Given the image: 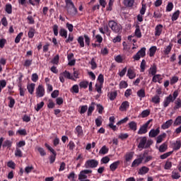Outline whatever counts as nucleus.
Instances as JSON below:
<instances>
[{
    "label": "nucleus",
    "instance_id": "f257e3e1",
    "mask_svg": "<svg viewBox=\"0 0 181 181\" xmlns=\"http://www.w3.org/2000/svg\"><path fill=\"white\" fill-rule=\"evenodd\" d=\"M140 141L138 145L139 149H148V148H151V145L153 144V141L152 139H148L146 136H143L139 138Z\"/></svg>",
    "mask_w": 181,
    "mask_h": 181
},
{
    "label": "nucleus",
    "instance_id": "f03ea898",
    "mask_svg": "<svg viewBox=\"0 0 181 181\" xmlns=\"http://www.w3.org/2000/svg\"><path fill=\"white\" fill-rule=\"evenodd\" d=\"M66 8L69 15H77V8L74 6V3L71 0H65Z\"/></svg>",
    "mask_w": 181,
    "mask_h": 181
},
{
    "label": "nucleus",
    "instance_id": "7ed1b4c3",
    "mask_svg": "<svg viewBox=\"0 0 181 181\" xmlns=\"http://www.w3.org/2000/svg\"><path fill=\"white\" fill-rule=\"evenodd\" d=\"M146 155H148V151H146L143 154H140L138 156V158H136L132 163L131 168H138L139 165L144 162V160L146 157Z\"/></svg>",
    "mask_w": 181,
    "mask_h": 181
},
{
    "label": "nucleus",
    "instance_id": "20e7f679",
    "mask_svg": "<svg viewBox=\"0 0 181 181\" xmlns=\"http://www.w3.org/2000/svg\"><path fill=\"white\" fill-rule=\"evenodd\" d=\"M108 26L115 33H119L121 29H122V27L120 25V24H118L114 21H110L108 22Z\"/></svg>",
    "mask_w": 181,
    "mask_h": 181
},
{
    "label": "nucleus",
    "instance_id": "39448f33",
    "mask_svg": "<svg viewBox=\"0 0 181 181\" xmlns=\"http://www.w3.org/2000/svg\"><path fill=\"white\" fill-rule=\"evenodd\" d=\"M98 163H99L98 160L95 159L88 160L85 163V168H86V169H88V168L95 169V168L98 166Z\"/></svg>",
    "mask_w": 181,
    "mask_h": 181
},
{
    "label": "nucleus",
    "instance_id": "423d86ee",
    "mask_svg": "<svg viewBox=\"0 0 181 181\" xmlns=\"http://www.w3.org/2000/svg\"><path fill=\"white\" fill-rule=\"evenodd\" d=\"M65 78H68L69 80H74V77L71 76V74L68 71H64L63 73L59 74V80L61 83H64Z\"/></svg>",
    "mask_w": 181,
    "mask_h": 181
},
{
    "label": "nucleus",
    "instance_id": "0eeeda50",
    "mask_svg": "<svg viewBox=\"0 0 181 181\" xmlns=\"http://www.w3.org/2000/svg\"><path fill=\"white\" fill-rule=\"evenodd\" d=\"M152 119L147 121L144 124H143L139 129L137 134L138 135H144L148 132V127L151 124Z\"/></svg>",
    "mask_w": 181,
    "mask_h": 181
},
{
    "label": "nucleus",
    "instance_id": "6e6552de",
    "mask_svg": "<svg viewBox=\"0 0 181 181\" xmlns=\"http://www.w3.org/2000/svg\"><path fill=\"white\" fill-rule=\"evenodd\" d=\"M93 173V170H83L78 175V180L87 179V175Z\"/></svg>",
    "mask_w": 181,
    "mask_h": 181
},
{
    "label": "nucleus",
    "instance_id": "1a4fd4ad",
    "mask_svg": "<svg viewBox=\"0 0 181 181\" xmlns=\"http://www.w3.org/2000/svg\"><path fill=\"white\" fill-rule=\"evenodd\" d=\"M173 101H175V99H173V96L171 94L165 97L164 101L163 102V105L164 108H167V107H169L170 103H173Z\"/></svg>",
    "mask_w": 181,
    "mask_h": 181
},
{
    "label": "nucleus",
    "instance_id": "9d476101",
    "mask_svg": "<svg viewBox=\"0 0 181 181\" xmlns=\"http://www.w3.org/2000/svg\"><path fill=\"white\" fill-rule=\"evenodd\" d=\"M45 87L42 85H39L38 87L36 88V95L38 98H40L45 95Z\"/></svg>",
    "mask_w": 181,
    "mask_h": 181
},
{
    "label": "nucleus",
    "instance_id": "9b49d317",
    "mask_svg": "<svg viewBox=\"0 0 181 181\" xmlns=\"http://www.w3.org/2000/svg\"><path fill=\"white\" fill-rule=\"evenodd\" d=\"M160 134V127H158L157 129H152L149 133L148 136L150 138H156V136H158Z\"/></svg>",
    "mask_w": 181,
    "mask_h": 181
},
{
    "label": "nucleus",
    "instance_id": "f8f14e48",
    "mask_svg": "<svg viewBox=\"0 0 181 181\" xmlns=\"http://www.w3.org/2000/svg\"><path fill=\"white\" fill-rule=\"evenodd\" d=\"M163 32V25L158 24L155 28L154 35L155 36H160Z\"/></svg>",
    "mask_w": 181,
    "mask_h": 181
},
{
    "label": "nucleus",
    "instance_id": "ddd939ff",
    "mask_svg": "<svg viewBox=\"0 0 181 181\" xmlns=\"http://www.w3.org/2000/svg\"><path fill=\"white\" fill-rule=\"evenodd\" d=\"M173 151H179L181 148V140L177 139L175 142L172 144Z\"/></svg>",
    "mask_w": 181,
    "mask_h": 181
},
{
    "label": "nucleus",
    "instance_id": "4468645a",
    "mask_svg": "<svg viewBox=\"0 0 181 181\" xmlns=\"http://www.w3.org/2000/svg\"><path fill=\"white\" fill-rule=\"evenodd\" d=\"M127 77L130 78V80H133V78H135L136 77V74L135 73V71L132 68H129L127 71Z\"/></svg>",
    "mask_w": 181,
    "mask_h": 181
},
{
    "label": "nucleus",
    "instance_id": "2eb2a0df",
    "mask_svg": "<svg viewBox=\"0 0 181 181\" xmlns=\"http://www.w3.org/2000/svg\"><path fill=\"white\" fill-rule=\"evenodd\" d=\"M173 124V119H170L168 121H166L165 123H163L161 125V129H168V128H170Z\"/></svg>",
    "mask_w": 181,
    "mask_h": 181
},
{
    "label": "nucleus",
    "instance_id": "dca6fc26",
    "mask_svg": "<svg viewBox=\"0 0 181 181\" xmlns=\"http://www.w3.org/2000/svg\"><path fill=\"white\" fill-rule=\"evenodd\" d=\"M76 134L78 138H83L84 136V133L83 132V127L80 125L77 126L75 129Z\"/></svg>",
    "mask_w": 181,
    "mask_h": 181
},
{
    "label": "nucleus",
    "instance_id": "f3484780",
    "mask_svg": "<svg viewBox=\"0 0 181 181\" xmlns=\"http://www.w3.org/2000/svg\"><path fill=\"white\" fill-rule=\"evenodd\" d=\"M121 163V161L119 160H117L115 161L114 163H112V164H110V169L112 172H115V170H117V169H118V166H119Z\"/></svg>",
    "mask_w": 181,
    "mask_h": 181
},
{
    "label": "nucleus",
    "instance_id": "a211bd4d",
    "mask_svg": "<svg viewBox=\"0 0 181 181\" xmlns=\"http://www.w3.org/2000/svg\"><path fill=\"white\" fill-rule=\"evenodd\" d=\"M129 108V102L124 101L119 107V111H127Z\"/></svg>",
    "mask_w": 181,
    "mask_h": 181
},
{
    "label": "nucleus",
    "instance_id": "6ab92c4d",
    "mask_svg": "<svg viewBox=\"0 0 181 181\" xmlns=\"http://www.w3.org/2000/svg\"><path fill=\"white\" fill-rule=\"evenodd\" d=\"M134 158V152H129L127 153L124 155V163H127V162H131L132 160V158Z\"/></svg>",
    "mask_w": 181,
    "mask_h": 181
},
{
    "label": "nucleus",
    "instance_id": "aec40b11",
    "mask_svg": "<svg viewBox=\"0 0 181 181\" xmlns=\"http://www.w3.org/2000/svg\"><path fill=\"white\" fill-rule=\"evenodd\" d=\"M149 172V168L146 166H142L138 171V175H146Z\"/></svg>",
    "mask_w": 181,
    "mask_h": 181
},
{
    "label": "nucleus",
    "instance_id": "412c9836",
    "mask_svg": "<svg viewBox=\"0 0 181 181\" xmlns=\"http://www.w3.org/2000/svg\"><path fill=\"white\" fill-rule=\"evenodd\" d=\"M128 127L131 131H136L138 128V124H136V122L132 121L128 124Z\"/></svg>",
    "mask_w": 181,
    "mask_h": 181
},
{
    "label": "nucleus",
    "instance_id": "4be33fe9",
    "mask_svg": "<svg viewBox=\"0 0 181 181\" xmlns=\"http://www.w3.org/2000/svg\"><path fill=\"white\" fill-rule=\"evenodd\" d=\"M153 83H160V81H162V75L160 74H156L153 75L152 78Z\"/></svg>",
    "mask_w": 181,
    "mask_h": 181
},
{
    "label": "nucleus",
    "instance_id": "5701e85b",
    "mask_svg": "<svg viewBox=\"0 0 181 181\" xmlns=\"http://www.w3.org/2000/svg\"><path fill=\"white\" fill-rule=\"evenodd\" d=\"M179 16H180V10H177L176 11H175L173 13V16L171 17V21L173 22H175V21H177V19H179Z\"/></svg>",
    "mask_w": 181,
    "mask_h": 181
},
{
    "label": "nucleus",
    "instance_id": "b1692460",
    "mask_svg": "<svg viewBox=\"0 0 181 181\" xmlns=\"http://www.w3.org/2000/svg\"><path fill=\"white\" fill-rule=\"evenodd\" d=\"M35 87H36V84L35 83H30L27 86V90L28 93L30 94H33L35 93Z\"/></svg>",
    "mask_w": 181,
    "mask_h": 181
},
{
    "label": "nucleus",
    "instance_id": "393cba45",
    "mask_svg": "<svg viewBox=\"0 0 181 181\" xmlns=\"http://www.w3.org/2000/svg\"><path fill=\"white\" fill-rule=\"evenodd\" d=\"M158 70V68L156 67V64H153L152 66L150 67L148 73L149 74H151V76L156 75V71Z\"/></svg>",
    "mask_w": 181,
    "mask_h": 181
},
{
    "label": "nucleus",
    "instance_id": "a878e982",
    "mask_svg": "<svg viewBox=\"0 0 181 181\" xmlns=\"http://www.w3.org/2000/svg\"><path fill=\"white\" fill-rule=\"evenodd\" d=\"M172 47H173V44L170 43L168 46H167L165 48H164V50H163L164 54L168 56V54H169V53H170V52H172Z\"/></svg>",
    "mask_w": 181,
    "mask_h": 181
},
{
    "label": "nucleus",
    "instance_id": "bb28decb",
    "mask_svg": "<svg viewBox=\"0 0 181 181\" xmlns=\"http://www.w3.org/2000/svg\"><path fill=\"white\" fill-rule=\"evenodd\" d=\"M135 36H136L139 39H141L142 37V33H141V28L139 25H136V30H135Z\"/></svg>",
    "mask_w": 181,
    "mask_h": 181
},
{
    "label": "nucleus",
    "instance_id": "cd10ccee",
    "mask_svg": "<svg viewBox=\"0 0 181 181\" xmlns=\"http://www.w3.org/2000/svg\"><path fill=\"white\" fill-rule=\"evenodd\" d=\"M35 33H36V30H35V28L32 27L30 28L28 33L29 39H33V37H35Z\"/></svg>",
    "mask_w": 181,
    "mask_h": 181
},
{
    "label": "nucleus",
    "instance_id": "c85d7f7f",
    "mask_svg": "<svg viewBox=\"0 0 181 181\" xmlns=\"http://www.w3.org/2000/svg\"><path fill=\"white\" fill-rule=\"evenodd\" d=\"M158 151L161 153L166 152V151H168V143L165 142L161 144L158 148Z\"/></svg>",
    "mask_w": 181,
    "mask_h": 181
},
{
    "label": "nucleus",
    "instance_id": "c756f323",
    "mask_svg": "<svg viewBox=\"0 0 181 181\" xmlns=\"http://www.w3.org/2000/svg\"><path fill=\"white\" fill-rule=\"evenodd\" d=\"M123 4L125 6L132 8V6H134V4H135V0H124Z\"/></svg>",
    "mask_w": 181,
    "mask_h": 181
},
{
    "label": "nucleus",
    "instance_id": "7c9ffc66",
    "mask_svg": "<svg viewBox=\"0 0 181 181\" xmlns=\"http://www.w3.org/2000/svg\"><path fill=\"white\" fill-rule=\"evenodd\" d=\"M94 105H95V103L92 102L88 109V117H90L91 115V114H93V111H94V110H95Z\"/></svg>",
    "mask_w": 181,
    "mask_h": 181
},
{
    "label": "nucleus",
    "instance_id": "2f4dec72",
    "mask_svg": "<svg viewBox=\"0 0 181 181\" xmlns=\"http://www.w3.org/2000/svg\"><path fill=\"white\" fill-rule=\"evenodd\" d=\"M110 151V148L107 146H103L99 151L100 155H107V153Z\"/></svg>",
    "mask_w": 181,
    "mask_h": 181
},
{
    "label": "nucleus",
    "instance_id": "473e14b6",
    "mask_svg": "<svg viewBox=\"0 0 181 181\" xmlns=\"http://www.w3.org/2000/svg\"><path fill=\"white\" fill-rule=\"evenodd\" d=\"M156 46H153L149 49V57H153L155 56V54L156 53Z\"/></svg>",
    "mask_w": 181,
    "mask_h": 181
},
{
    "label": "nucleus",
    "instance_id": "72a5a7b5",
    "mask_svg": "<svg viewBox=\"0 0 181 181\" xmlns=\"http://www.w3.org/2000/svg\"><path fill=\"white\" fill-rule=\"evenodd\" d=\"M166 138V133H163L162 134H160L157 136L156 143L157 144H161V142L163 141V139Z\"/></svg>",
    "mask_w": 181,
    "mask_h": 181
},
{
    "label": "nucleus",
    "instance_id": "f704fd0d",
    "mask_svg": "<svg viewBox=\"0 0 181 181\" xmlns=\"http://www.w3.org/2000/svg\"><path fill=\"white\" fill-rule=\"evenodd\" d=\"M3 148H11L12 146V141H11V140H6L4 141L3 145H2Z\"/></svg>",
    "mask_w": 181,
    "mask_h": 181
},
{
    "label": "nucleus",
    "instance_id": "c9c22d12",
    "mask_svg": "<svg viewBox=\"0 0 181 181\" xmlns=\"http://www.w3.org/2000/svg\"><path fill=\"white\" fill-rule=\"evenodd\" d=\"M5 11L8 15H11V13H12V4H6Z\"/></svg>",
    "mask_w": 181,
    "mask_h": 181
},
{
    "label": "nucleus",
    "instance_id": "e433bc0d",
    "mask_svg": "<svg viewBox=\"0 0 181 181\" xmlns=\"http://www.w3.org/2000/svg\"><path fill=\"white\" fill-rule=\"evenodd\" d=\"M117 95H118V93L117 92V90L111 92L109 96L110 101H114V100L117 98Z\"/></svg>",
    "mask_w": 181,
    "mask_h": 181
},
{
    "label": "nucleus",
    "instance_id": "4c0bfd02",
    "mask_svg": "<svg viewBox=\"0 0 181 181\" xmlns=\"http://www.w3.org/2000/svg\"><path fill=\"white\" fill-rule=\"evenodd\" d=\"M137 53L139 54L141 57H145V56H146V48L145 47L141 48Z\"/></svg>",
    "mask_w": 181,
    "mask_h": 181
},
{
    "label": "nucleus",
    "instance_id": "58836bf2",
    "mask_svg": "<svg viewBox=\"0 0 181 181\" xmlns=\"http://www.w3.org/2000/svg\"><path fill=\"white\" fill-rule=\"evenodd\" d=\"M59 36L62 37H64L65 39L67 38V31L64 28H61L59 30Z\"/></svg>",
    "mask_w": 181,
    "mask_h": 181
},
{
    "label": "nucleus",
    "instance_id": "ea45409f",
    "mask_svg": "<svg viewBox=\"0 0 181 181\" xmlns=\"http://www.w3.org/2000/svg\"><path fill=\"white\" fill-rule=\"evenodd\" d=\"M79 87L80 88H87L88 87V81H83L79 83Z\"/></svg>",
    "mask_w": 181,
    "mask_h": 181
},
{
    "label": "nucleus",
    "instance_id": "a19ab883",
    "mask_svg": "<svg viewBox=\"0 0 181 181\" xmlns=\"http://www.w3.org/2000/svg\"><path fill=\"white\" fill-rule=\"evenodd\" d=\"M78 43L80 45V47H84V37L79 36L77 39Z\"/></svg>",
    "mask_w": 181,
    "mask_h": 181
},
{
    "label": "nucleus",
    "instance_id": "79ce46f5",
    "mask_svg": "<svg viewBox=\"0 0 181 181\" xmlns=\"http://www.w3.org/2000/svg\"><path fill=\"white\" fill-rule=\"evenodd\" d=\"M60 60V56L57 54L54 58L52 59L51 63L52 64H59V61Z\"/></svg>",
    "mask_w": 181,
    "mask_h": 181
},
{
    "label": "nucleus",
    "instance_id": "37998d69",
    "mask_svg": "<svg viewBox=\"0 0 181 181\" xmlns=\"http://www.w3.org/2000/svg\"><path fill=\"white\" fill-rule=\"evenodd\" d=\"M150 115H151V110H145L141 112V116L142 118H146V117H149Z\"/></svg>",
    "mask_w": 181,
    "mask_h": 181
},
{
    "label": "nucleus",
    "instance_id": "c03bdc74",
    "mask_svg": "<svg viewBox=\"0 0 181 181\" xmlns=\"http://www.w3.org/2000/svg\"><path fill=\"white\" fill-rule=\"evenodd\" d=\"M171 177L172 179H175V180L180 179V173H179V172L173 171Z\"/></svg>",
    "mask_w": 181,
    "mask_h": 181
},
{
    "label": "nucleus",
    "instance_id": "a18cd8bd",
    "mask_svg": "<svg viewBox=\"0 0 181 181\" xmlns=\"http://www.w3.org/2000/svg\"><path fill=\"white\" fill-rule=\"evenodd\" d=\"M151 101L154 103V104H159V103H160V98L159 95H156L152 98Z\"/></svg>",
    "mask_w": 181,
    "mask_h": 181
},
{
    "label": "nucleus",
    "instance_id": "49530a36",
    "mask_svg": "<svg viewBox=\"0 0 181 181\" xmlns=\"http://www.w3.org/2000/svg\"><path fill=\"white\" fill-rule=\"evenodd\" d=\"M170 168H172V163L170 159H168L167 161L165 162L164 168L165 169V170H169Z\"/></svg>",
    "mask_w": 181,
    "mask_h": 181
},
{
    "label": "nucleus",
    "instance_id": "de8ad7c7",
    "mask_svg": "<svg viewBox=\"0 0 181 181\" xmlns=\"http://www.w3.org/2000/svg\"><path fill=\"white\" fill-rule=\"evenodd\" d=\"M8 99L9 100V103H8V107L10 108H13L14 105H15V99H13V98L12 97H8Z\"/></svg>",
    "mask_w": 181,
    "mask_h": 181
},
{
    "label": "nucleus",
    "instance_id": "09e8293b",
    "mask_svg": "<svg viewBox=\"0 0 181 181\" xmlns=\"http://www.w3.org/2000/svg\"><path fill=\"white\" fill-rule=\"evenodd\" d=\"M90 64L91 66L92 70H95V69H97V63L95 62V59L92 58Z\"/></svg>",
    "mask_w": 181,
    "mask_h": 181
},
{
    "label": "nucleus",
    "instance_id": "8fccbe9b",
    "mask_svg": "<svg viewBox=\"0 0 181 181\" xmlns=\"http://www.w3.org/2000/svg\"><path fill=\"white\" fill-rule=\"evenodd\" d=\"M153 18H155L156 19H160V18H162L160 11H159V10L154 11Z\"/></svg>",
    "mask_w": 181,
    "mask_h": 181
},
{
    "label": "nucleus",
    "instance_id": "3c124183",
    "mask_svg": "<svg viewBox=\"0 0 181 181\" xmlns=\"http://www.w3.org/2000/svg\"><path fill=\"white\" fill-rule=\"evenodd\" d=\"M146 66V61L145 59H143L140 64V69H141V73H144V71H145Z\"/></svg>",
    "mask_w": 181,
    "mask_h": 181
},
{
    "label": "nucleus",
    "instance_id": "603ef678",
    "mask_svg": "<svg viewBox=\"0 0 181 181\" xmlns=\"http://www.w3.org/2000/svg\"><path fill=\"white\" fill-rule=\"evenodd\" d=\"M21 97H25V93H26V88H22V85H18Z\"/></svg>",
    "mask_w": 181,
    "mask_h": 181
},
{
    "label": "nucleus",
    "instance_id": "864d4df0",
    "mask_svg": "<svg viewBox=\"0 0 181 181\" xmlns=\"http://www.w3.org/2000/svg\"><path fill=\"white\" fill-rule=\"evenodd\" d=\"M27 22L28 25H35V18L32 16H28L27 17Z\"/></svg>",
    "mask_w": 181,
    "mask_h": 181
},
{
    "label": "nucleus",
    "instance_id": "5fc2aeb1",
    "mask_svg": "<svg viewBox=\"0 0 181 181\" xmlns=\"http://www.w3.org/2000/svg\"><path fill=\"white\" fill-rule=\"evenodd\" d=\"M137 95L140 98H144L145 97V90L144 89H140L137 91Z\"/></svg>",
    "mask_w": 181,
    "mask_h": 181
},
{
    "label": "nucleus",
    "instance_id": "6e6d98bb",
    "mask_svg": "<svg viewBox=\"0 0 181 181\" xmlns=\"http://www.w3.org/2000/svg\"><path fill=\"white\" fill-rule=\"evenodd\" d=\"M173 3L168 2L167 6H166V12H172L173 10Z\"/></svg>",
    "mask_w": 181,
    "mask_h": 181
},
{
    "label": "nucleus",
    "instance_id": "4d7b16f0",
    "mask_svg": "<svg viewBox=\"0 0 181 181\" xmlns=\"http://www.w3.org/2000/svg\"><path fill=\"white\" fill-rule=\"evenodd\" d=\"M22 36H23V33H19L16 37L15 43H19L21 42V39H22Z\"/></svg>",
    "mask_w": 181,
    "mask_h": 181
},
{
    "label": "nucleus",
    "instance_id": "13d9d810",
    "mask_svg": "<svg viewBox=\"0 0 181 181\" xmlns=\"http://www.w3.org/2000/svg\"><path fill=\"white\" fill-rule=\"evenodd\" d=\"M179 108H181V99L178 98L175 101V105L174 107V110H179Z\"/></svg>",
    "mask_w": 181,
    "mask_h": 181
},
{
    "label": "nucleus",
    "instance_id": "bf43d9fd",
    "mask_svg": "<svg viewBox=\"0 0 181 181\" xmlns=\"http://www.w3.org/2000/svg\"><path fill=\"white\" fill-rule=\"evenodd\" d=\"M71 92L75 93V94H78V92H79L78 85H74L71 88Z\"/></svg>",
    "mask_w": 181,
    "mask_h": 181
},
{
    "label": "nucleus",
    "instance_id": "052dcab7",
    "mask_svg": "<svg viewBox=\"0 0 181 181\" xmlns=\"http://www.w3.org/2000/svg\"><path fill=\"white\" fill-rule=\"evenodd\" d=\"M33 59H26L23 64L24 67H30L32 66V63Z\"/></svg>",
    "mask_w": 181,
    "mask_h": 181
},
{
    "label": "nucleus",
    "instance_id": "680f3d73",
    "mask_svg": "<svg viewBox=\"0 0 181 181\" xmlns=\"http://www.w3.org/2000/svg\"><path fill=\"white\" fill-rule=\"evenodd\" d=\"M37 150L40 154V156H46V151H45V149L43 148L37 147Z\"/></svg>",
    "mask_w": 181,
    "mask_h": 181
},
{
    "label": "nucleus",
    "instance_id": "e2e57ef3",
    "mask_svg": "<svg viewBox=\"0 0 181 181\" xmlns=\"http://www.w3.org/2000/svg\"><path fill=\"white\" fill-rule=\"evenodd\" d=\"M172 153H173V151L167 152V153L161 155L160 156V159H166L167 158H169V156H170V155H172Z\"/></svg>",
    "mask_w": 181,
    "mask_h": 181
},
{
    "label": "nucleus",
    "instance_id": "0e129e2a",
    "mask_svg": "<svg viewBox=\"0 0 181 181\" xmlns=\"http://www.w3.org/2000/svg\"><path fill=\"white\" fill-rule=\"evenodd\" d=\"M181 124V116H178L177 117H176L173 125L174 127H177L178 125H180Z\"/></svg>",
    "mask_w": 181,
    "mask_h": 181
},
{
    "label": "nucleus",
    "instance_id": "69168bd1",
    "mask_svg": "<svg viewBox=\"0 0 181 181\" xmlns=\"http://www.w3.org/2000/svg\"><path fill=\"white\" fill-rule=\"evenodd\" d=\"M101 117H98L95 119V122L97 127H101L103 125V120Z\"/></svg>",
    "mask_w": 181,
    "mask_h": 181
},
{
    "label": "nucleus",
    "instance_id": "338daca9",
    "mask_svg": "<svg viewBox=\"0 0 181 181\" xmlns=\"http://www.w3.org/2000/svg\"><path fill=\"white\" fill-rule=\"evenodd\" d=\"M68 148H69V151H74V148H76V144H74V141H70L68 144Z\"/></svg>",
    "mask_w": 181,
    "mask_h": 181
},
{
    "label": "nucleus",
    "instance_id": "774afa93",
    "mask_svg": "<svg viewBox=\"0 0 181 181\" xmlns=\"http://www.w3.org/2000/svg\"><path fill=\"white\" fill-rule=\"evenodd\" d=\"M83 37L85 39V43L86 46H90V42H91V39L90 38V37H88V35H84Z\"/></svg>",
    "mask_w": 181,
    "mask_h": 181
}]
</instances>
